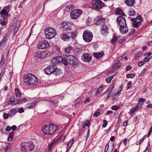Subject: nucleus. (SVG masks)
<instances>
[{"instance_id": "1", "label": "nucleus", "mask_w": 152, "mask_h": 152, "mask_svg": "<svg viewBox=\"0 0 152 152\" xmlns=\"http://www.w3.org/2000/svg\"><path fill=\"white\" fill-rule=\"evenodd\" d=\"M61 61L65 66H68L69 64L73 67H76L78 65V60L76 57L73 55L68 56L67 59L62 58Z\"/></svg>"}, {"instance_id": "2", "label": "nucleus", "mask_w": 152, "mask_h": 152, "mask_svg": "<svg viewBox=\"0 0 152 152\" xmlns=\"http://www.w3.org/2000/svg\"><path fill=\"white\" fill-rule=\"evenodd\" d=\"M58 128V126L53 124H46L42 128V131L44 133L47 135L53 134Z\"/></svg>"}, {"instance_id": "3", "label": "nucleus", "mask_w": 152, "mask_h": 152, "mask_svg": "<svg viewBox=\"0 0 152 152\" xmlns=\"http://www.w3.org/2000/svg\"><path fill=\"white\" fill-rule=\"evenodd\" d=\"M37 79L36 76L30 74L26 75L24 77V82L28 85H36L37 83Z\"/></svg>"}, {"instance_id": "4", "label": "nucleus", "mask_w": 152, "mask_h": 152, "mask_svg": "<svg viewBox=\"0 0 152 152\" xmlns=\"http://www.w3.org/2000/svg\"><path fill=\"white\" fill-rule=\"evenodd\" d=\"M34 148V145L32 142H23L22 143L20 148V151L26 152L29 151H31Z\"/></svg>"}, {"instance_id": "5", "label": "nucleus", "mask_w": 152, "mask_h": 152, "mask_svg": "<svg viewBox=\"0 0 152 152\" xmlns=\"http://www.w3.org/2000/svg\"><path fill=\"white\" fill-rule=\"evenodd\" d=\"M56 31L53 28H47L45 31V34L47 38L50 39L53 38L56 35Z\"/></svg>"}, {"instance_id": "6", "label": "nucleus", "mask_w": 152, "mask_h": 152, "mask_svg": "<svg viewBox=\"0 0 152 152\" xmlns=\"http://www.w3.org/2000/svg\"><path fill=\"white\" fill-rule=\"evenodd\" d=\"M131 20L133 22V26L135 28L138 27L142 21V19L141 15H139L135 18H132L131 19Z\"/></svg>"}, {"instance_id": "7", "label": "nucleus", "mask_w": 152, "mask_h": 152, "mask_svg": "<svg viewBox=\"0 0 152 152\" xmlns=\"http://www.w3.org/2000/svg\"><path fill=\"white\" fill-rule=\"evenodd\" d=\"M93 35L91 32L85 31L83 34V38L84 40L87 42H91L93 38Z\"/></svg>"}, {"instance_id": "8", "label": "nucleus", "mask_w": 152, "mask_h": 152, "mask_svg": "<svg viewBox=\"0 0 152 152\" xmlns=\"http://www.w3.org/2000/svg\"><path fill=\"white\" fill-rule=\"evenodd\" d=\"M92 4L95 9H101L104 5L100 0H92Z\"/></svg>"}, {"instance_id": "9", "label": "nucleus", "mask_w": 152, "mask_h": 152, "mask_svg": "<svg viewBox=\"0 0 152 152\" xmlns=\"http://www.w3.org/2000/svg\"><path fill=\"white\" fill-rule=\"evenodd\" d=\"M82 11L79 9L72 11L70 13V17L72 19H75L80 17L82 14Z\"/></svg>"}, {"instance_id": "10", "label": "nucleus", "mask_w": 152, "mask_h": 152, "mask_svg": "<svg viewBox=\"0 0 152 152\" xmlns=\"http://www.w3.org/2000/svg\"><path fill=\"white\" fill-rule=\"evenodd\" d=\"M117 22L118 25L120 27H124L126 25L125 18L122 16H119L117 18ZM124 28H123V29Z\"/></svg>"}, {"instance_id": "11", "label": "nucleus", "mask_w": 152, "mask_h": 152, "mask_svg": "<svg viewBox=\"0 0 152 152\" xmlns=\"http://www.w3.org/2000/svg\"><path fill=\"white\" fill-rule=\"evenodd\" d=\"M92 57L91 54L88 53H85L83 54L81 56V59L83 62H89L91 60Z\"/></svg>"}, {"instance_id": "12", "label": "nucleus", "mask_w": 152, "mask_h": 152, "mask_svg": "<svg viewBox=\"0 0 152 152\" xmlns=\"http://www.w3.org/2000/svg\"><path fill=\"white\" fill-rule=\"evenodd\" d=\"M50 44L46 40H44L40 42L38 45V48L40 49H45L49 47Z\"/></svg>"}, {"instance_id": "13", "label": "nucleus", "mask_w": 152, "mask_h": 152, "mask_svg": "<svg viewBox=\"0 0 152 152\" xmlns=\"http://www.w3.org/2000/svg\"><path fill=\"white\" fill-rule=\"evenodd\" d=\"M56 65L53 64L49 65L45 69V72L47 75H50L53 73V70L56 68Z\"/></svg>"}, {"instance_id": "14", "label": "nucleus", "mask_w": 152, "mask_h": 152, "mask_svg": "<svg viewBox=\"0 0 152 152\" xmlns=\"http://www.w3.org/2000/svg\"><path fill=\"white\" fill-rule=\"evenodd\" d=\"M61 25L63 26V29L64 31H66L68 34L71 33L72 34V36L71 37L72 38H73L75 36V33L74 32H71L72 29H71V28L69 27H68V26H67L66 23H64L61 24Z\"/></svg>"}, {"instance_id": "15", "label": "nucleus", "mask_w": 152, "mask_h": 152, "mask_svg": "<svg viewBox=\"0 0 152 152\" xmlns=\"http://www.w3.org/2000/svg\"><path fill=\"white\" fill-rule=\"evenodd\" d=\"M109 29V28L107 25H103L101 28V33L103 35L105 34L108 33V31Z\"/></svg>"}, {"instance_id": "16", "label": "nucleus", "mask_w": 152, "mask_h": 152, "mask_svg": "<svg viewBox=\"0 0 152 152\" xmlns=\"http://www.w3.org/2000/svg\"><path fill=\"white\" fill-rule=\"evenodd\" d=\"M0 15H1V17L5 19L8 16V13L4 9H3L0 12Z\"/></svg>"}, {"instance_id": "17", "label": "nucleus", "mask_w": 152, "mask_h": 152, "mask_svg": "<svg viewBox=\"0 0 152 152\" xmlns=\"http://www.w3.org/2000/svg\"><path fill=\"white\" fill-rule=\"evenodd\" d=\"M62 70L61 69L57 68L56 66V68L54 69V70H53V74L56 76L59 75L62 73Z\"/></svg>"}, {"instance_id": "18", "label": "nucleus", "mask_w": 152, "mask_h": 152, "mask_svg": "<svg viewBox=\"0 0 152 152\" xmlns=\"http://www.w3.org/2000/svg\"><path fill=\"white\" fill-rule=\"evenodd\" d=\"M124 28L123 29V28H124L122 26L121 27H120L119 29L120 31L123 34H125L126 33H127L128 32V28L127 26V25H126V26H124Z\"/></svg>"}, {"instance_id": "19", "label": "nucleus", "mask_w": 152, "mask_h": 152, "mask_svg": "<svg viewBox=\"0 0 152 152\" xmlns=\"http://www.w3.org/2000/svg\"><path fill=\"white\" fill-rule=\"evenodd\" d=\"M17 109H12L9 113V117H11L13 116L18 112Z\"/></svg>"}, {"instance_id": "20", "label": "nucleus", "mask_w": 152, "mask_h": 152, "mask_svg": "<svg viewBox=\"0 0 152 152\" xmlns=\"http://www.w3.org/2000/svg\"><path fill=\"white\" fill-rule=\"evenodd\" d=\"M125 2L127 6H132L134 4L135 0H125Z\"/></svg>"}, {"instance_id": "21", "label": "nucleus", "mask_w": 152, "mask_h": 152, "mask_svg": "<svg viewBox=\"0 0 152 152\" xmlns=\"http://www.w3.org/2000/svg\"><path fill=\"white\" fill-rule=\"evenodd\" d=\"M60 37L63 40L65 41H67L69 38V37L65 33H63L61 34Z\"/></svg>"}, {"instance_id": "22", "label": "nucleus", "mask_w": 152, "mask_h": 152, "mask_svg": "<svg viewBox=\"0 0 152 152\" xmlns=\"http://www.w3.org/2000/svg\"><path fill=\"white\" fill-rule=\"evenodd\" d=\"M104 55L103 52L102 51L100 53H94L93 56L97 59H99L102 57Z\"/></svg>"}, {"instance_id": "23", "label": "nucleus", "mask_w": 152, "mask_h": 152, "mask_svg": "<svg viewBox=\"0 0 152 152\" xmlns=\"http://www.w3.org/2000/svg\"><path fill=\"white\" fill-rule=\"evenodd\" d=\"M73 139H72L68 142V143L67 144L66 151H68L69 150L72 144L73 143Z\"/></svg>"}, {"instance_id": "24", "label": "nucleus", "mask_w": 152, "mask_h": 152, "mask_svg": "<svg viewBox=\"0 0 152 152\" xmlns=\"http://www.w3.org/2000/svg\"><path fill=\"white\" fill-rule=\"evenodd\" d=\"M116 14L118 15H121L122 16H125V14L124 13L122 10L121 9L118 8L115 11Z\"/></svg>"}, {"instance_id": "25", "label": "nucleus", "mask_w": 152, "mask_h": 152, "mask_svg": "<svg viewBox=\"0 0 152 152\" xmlns=\"http://www.w3.org/2000/svg\"><path fill=\"white\" fill-rule=\"evenodd\" d=\"M15 90L16 96L18 97H20L21 96L22 94L20 90L18 88H16L15 89Z\"/></svg>"}, {"instance_id": "26", "label": "nucleus", "mask_w": 152, "mask_h": 152, "mask_svg": "<svg viewBox=\"0 0 152 152\" xmlns=\"http://www.w3.org/2000/svg\"><path fill=\"white\" fill-rule=\"evenodd\" d=\"M48 55V53L45 51H44L41 52V54L40 56L39 57V59H42Z\"/></svg>"}, {"instance_id": "27", "label": "nucleus", "mask_w": 152, "mask_h": 152, "mask_svg": "<svg viewBox=\"0 0 152 152\" xmlns=\"http://www.w3.org/2000/svg\"><path fill=\"white\" fill-rule=\"evenodd\" d=\"M17 128V126L15 125H13L12 127L10 126H7L6 127V130L7 131H10L11 129H12V130H14Z\"/></svg>"}, {"instance_id": "28", "label": "nucleus", "mask_w": 152, "mask_h": 152, "mask_svg": "<svg viewBox=\"0 0 152 152\" xmlns=\"http://www.w3.org/2000/svg\"><path fill=\"white\" fill-rule=\"evenodd\" d=\"M41 52L37 51L34 54V57L36 60H38V59H39L40 58L39 57L40 56Z\"/></svg>"}, {"instance_id": "29", "label": "nucleus", "mask_w": 152, "mask_h": 152, "mask_svg": "<svg viewBox=\"0 0 152 152\" xmlns=\"http://www.w3.org/2000/svg\"><path fill=\"white\" fill-rule=\"evenodd\" d=\"M142 53V52L141 51L137 53L135 55L134 59L136 60L138 59Z\"/></svg>"}, {"instance_id": "30", "label": "nucleus", "mask_w": 152, "mask_h": 152, "mask_svg": "<svg viewBox=\"0 0 152 152\" xmlns=\"http://www.w3.org/2000/svg\"><path fill=\"white\" fill-rule=\"evenodd\" d=\"M65 138V136L64 135H62L57 140V142L59 143H61L63 141Z\"/></svg>"}, {"instance_id": "31", "label": "nucleus", "mask_w": 152, "mask_h": 152, "mask_svg": "<svg viewBox=\"0 0 152 152\" xmlns=\"http://www.w3.org/2000/svg\"><path fill=\"white\" fill-rule=\"evenodd\" d=\"M118 37H116V36H115L114 35L113 36V38H112L111 40V42L113 44V43H114L118 39Z\"/></svg>"}, {"instance_id": "32", "label": "nucleus", "mask_w": 152, "mask_h": 152, "mask_svg": "<svg viewBox=\"0 0 152 152\" xmlns=\"http://www.w3.org/2000/svg\"><path fill=\"white\" fill-rule=\"evenodd\" d=\"M72 48V47L71 46H69V47L65 48L64 51L65 53H69L70 51L71 50Z\"/></svg>"}, {"instance_id": "33", "label": "nucleus", "mask_w": 152, "mask_h": 152, "mask_svg": "<svg viewBox=\"0 0 152 152\" xmlns=\"http://www.w3.org/2000/svg\"><path fill=\"white\" fill-rule=\"evenodd\" d=\"M17 100L19 104H22L26 102L27 99L26 98H24L23 99H19Z\"/></svg>"}, {"instance_id": "34", "label": "nucleus", "mask_w": 152, "mask_h": 152, "mask_svg": "<svg viewBox=\"0 0 152 152\" xmlns=\"http://www.w3.org/2000/svg\"><path fill=\"white\" fill-rule=\"evenodd\" d=\"M135 76V74H128L126 75V77L127 78H133Z\"/></svg>"}, {"instance_id": "35", "label": "nucleus", "mask_w": 152, "mask_h": 152, "mask_svg": "<svg viewBox=\"0 0 152 152\" xmlns=\"http://www.w3.org/2000/svg\"><path fill=\"white\" fill-rule=\"evenodd\" d=\"M103 89V88L101 86H100L97 89L96 92V96L99 95V92L101 91Z\"/></svg>"}, {"instance_id": "36", "label": "nucleus", "mask_w": 152, "mask_h": 152, "mask_svg": "<svg viewBox=\"0 0 152 152\" xmlns=\"http://www.w3.org/2000/svg\"><path fill=\"white\" fill-rule=\"evenodd\" d=\"M129 15L130 16H132L135 15V12L134 10L132 9H130L129 11Z\"/></svg>"}, {"instance_id": "37", "label": "nucleus", "mask_w": 152, "mask_h": 152, "mask_svg": "<svg viewBox=\"0 0 152 152\" xmlns=\"http://www.w3.org/2000/svg\"><path fill=\"white\" fill-rule=\"evenodd\" d=\"M6 146L4 148V151L5 152L7 151L10 148V144L9 142H7L6 143Z\"/></svg>"}, {"instance_id": "38", "label": "nucleus", "mask_w": 152, "mask_h": 152, "mask_svg": "<svg viewBox=\"0 0 152 152\" xmlns=\"http://www.w3.org/2000/svg\"><path fill=\"white\" fill-rule=\"evenodd\" d=\"M0 23L3 26H5L6 25V23L4 20L2 19H0Z\"/></svg>"}, {"instance_id": "39", "label": "nucleus", "mask_w": 152, "mask_h": 152, "mask_svg": "<svg viewBox=\"0 0 152 152\" xmlns=\"http://www.w3.org/2000/svg\"><path fill=\"white\" fill-rule=\"evenodd\" d=\"M146 137V135H145L143 137V138H141L139 140V142H137L136 145H140L141 143V142L143 141V140Z\"/></svg>"}, {"instance_id": "40", "label": "nucleus", "mask_w": 152, "mask_h": 152, "mask_svg": "<svg viewBox=\"0 0 152 152\" xmlns=\"http://www.w3.org/2000/svg\"><path fill=\"white\" fill-rule=\"evenodd\" d=\"M75 53L77 55L80 52H81V49L80 48H77L75 50Z\"/></svg>"}, {"instance_id": "41", "label": "nucleus", "mask_w": 152, "mask_h": 152, "mask_svg": "<svg viewBox=\"0 0 152 152\" xmlns=\"http://www.w3.org/2000/svg\"><path fill=\"white\" fill-rule=\"evenodd\" d=\"M15 98L13 96L11 97L10 99V101L9 102V104H11L13 102L15 101Z\"/></svg>"}, {"instance_id": "42", "label": "nucleus", "mask_w": 152, "mask_h": 152, "mask_svg": "<svg viewBox=\"0 0 152 152\" xmlns=\"http://www.w3.org/2000/svg\"><path fill=\"white\" fill-rule=\"evenodd\" d=\"M132 83L131 81H129L127 84V87L126 89H127L130 88L132 86Z\"/></svg>"}, {"instance_id": "43", "label": "nucleus", "mask_w": 152, "mask_h": 152, "mask_svg": "<svg viewBox=\"0 0 152 152\" xmlns=\"http://www.w3.org/2000/svg\"><path fill=\"white\" fill-rule=\"evenodd\" d=\"M99 20L100 21V24H101V23H103V24L105 23V18H102L101 16H100V19H99Z\"/></svg>"}, {"instance_id": "44", "label": "nucleus", "mask_w": 152, "mask_h": 152, "mask_svg": "<svg viewBox=\"0 0 152 152\" xmlns=\"http://www.w3.org/2000/svg\"><path fill=\"white\" fill-rule=\"evenodd\" d=\"M134 31L135 30L134 29H131L128 34V35L130 37L132 35H133L134 34Z\"/></svg>"}, {"instance_id": "45", "label": "nucleus", "mask_w": 152, "mask_h": 152, "mask_svg": "<svg viewBox=\"0 0 152 152\" xmlns=\"http://www.w3.org/2000/svg\"><path fill=\"white\" fill-rule=\"evenodd\" d=\"M71 6H70V5H68L66 7L65 9V10L67 12H69L71 10Z\"/></svg>"}, {"instance_id": "46", "label": "nucleus", "mask_w": 152, "mask_h": 152, "mask_svg": "<svg viewBox=\"0 0 152 152\" xmlns=\"http://www.w3.org/2000/svg\"><path fill=\"white\" fill-rule=\"evenodd\" d=\"M8 34H5L4 37H3V41H2L4 43L5 42L7 39H8Z\"/></svg>"}, {"instance_id": "47", "label": "nucleus", "mask_w": 152, "mask_h": 152, "mask_svg": "<svg viewBox=\"0 0 152 152\" xmlns=\"http://www.w3.org/2000/svg\"><path fill=\"white\" fill-rule=\"evenodd\" d=\"M146 68H144L141 71V73L139 74V76H142L144 74Z\"/></svg>"}, {"instance_id": "48", "label": "nucleus", "mask_w": 152, "mask_h": 152, "mask_svg": "<svg viewBox=\"0 0 152 152\" xmlns=\"http://www.w3.org/2000/svg\"><path fill=\"white\" fill-rule=\"evenodd\" d=\"M119 108L118 106L113 105L112 106V109L113 110H117Z\"/></svg>"}, {"instance_id": "49", "label": "nucleus", "mask_w": 152, "mask_h": 152, "mask_svg": "<svg viewBox=\"0 0 152 152\" xmlns=\"http://www.w3.org/2000/svg\"><path fill=\"white\" fill-rule=\"evenodd\" d=\"M114 87V84L113 85H112L110 86V88H108V89L106 91V93H107V92H108V91H111V90Z\"/></svg>"}, {"instance_id": "50", "label": "nucleus", "mask_w": 152, "mask_h": 152, "mask_svg": "<svg viewBox=\"0 0 152 152\" xmlns=\"http://www.w3.org/2000/svg\"><path fill=\"white\" fill-rule=\"evenodd\" d=\"M146 101V100L143 98H139L138 99V101L139 102H142L143 103L144 102Z\"/></svg>"}, {"instance_id": "51", "label": "nucleus", "mask_w": 152, "mask_h": 152, "mask_svg": "<svg viewBox=\"0 0 152 152\" xmlns=\"http://www.w3.org/2000/svg\"><path fill=\"white\" fill-rule=\"evenodd\" d=\"M19 26H19V24L16 25V26L15 27V28L14 29V31H15V32H17L18 31V28L19 27Z\"/></svg>"}, {"instance_id": "52", "label": "nucleus", "mask_w": 152, "mask_h": 152, "mask_svg": "<svg viewBox=\"0 0 152 152\" xmlns=\"http://www.w3.org/2000/svg\"><path fill=\"white\" fill-rule=\"evenodd\" d=\"M53 143H51L50 144H49L48 145V149L50 150H51L52 149L53 147Z\"/></svg>"}, {"instance_id": "53", "label": "nucleus", "mask_w": 152, "mask_h": 152, "mask_svg": "<svg viewBox=\"0 0 152 152\" xmlns=\"http://www.w3.org/2000/svg\"><path fill=\"white\" fill-rule=\"evenodd\" d=\"M4 62V57L3 56H2L1 58V61L0 62V65H2Z\"/></svg>"}, {"instance_id": "54", "label": "nucleus", "mask_w": 152, "mask_h": 152, "mask_svg": "<svg viewBox=\"0 0 152 152\" xmlns=\"http://www.w3.org/2000/svg\"><path fill=\"white\" fill-rule=\"evenodd\" d=\"M8 117H9L8 113H4L3 115V117L5 119H7Z\"/></svg>"}, {"instance_id": "55", "label": "nucleus", "mask_w": 152, "mask_h": 152, "mask_svg": "<svg viewBox=\"0 0 152 152\" xmlns=\"http://www.w3.org/2000/svg\"><path fill=\"white\" fill-rule=\"evenodd\" d=\"M5 71V69H3L1 72V73L0 74V79H1V77L2 76L4 75V72Z\"/></svg>"}, {"instance_id": "56", "label": "nucleus", "mask_w": 152, "mask_h": 152, "mask_svg": "<svg viewBox=\"0 0 152 152\" xmlns=\"http://www.w3.org/2000/svg\"><path fill=\"white\" fill-rule=\"evenodd\" d=\"M151 59L150 57L145 58L143 59V61L145 62H148L150 61Z\"/></svg>"}, {"instance_id": "57", "label": "nucleus", "mask_w": 152, "mask_h": 152, "mask_svg": "<svg viewBox=\"0 0 152 152\" xmlns=\"http://www.w3.org/2000/svg\"><path fill=\"white\" fill-rule=\"evenodd\" d=\"M145 64V63L143 61H140L138 62V65L139 66H141Z\"/></svg>"}, {"instance_id": "58", "label": "nucleus", "mask_w": 152, "mask_h": 152, "mask_svg": "<svg viewBox=\"0 0 152 152\" xmlns=\"http://www.w3.org/2000/svg\"><path fill=\"white\" fill-rule=\"evenodd\" d=\"M18 110H19L18 112L20 113H23L24 111V110L22 107H21L20 109L18 108Z\"/></svg>"}, {"instance_id": "59", "label": "nucleus", "mask_w": 152, "mask_h": 152, "mask_svg": "<svg viewBox=\"0 0 152 152\" xmlns=\"http://www.w3.org/2000/svg\"><path fill=\"white\" fill-rule=\"evenodd\" d=\"M123 122L122 121V120L120 116V115L118 117V123H122Z\"/></svg>"}, {"instance_id": "60", "label": "nucleus", "mask_w": 152, "mask_h": 152, "mask_svg": "<svg viewBox=\"0 0 152 152\" xmlns=\"http://www.w3.org/2000/svg\"><path fill=\"white\" fill-rule=\"evenodd\" d=\"M109 147V144H107L105 146V149H104V152H107L108 150Z\"/></svg>"}, {"instance_id": "61", "label": "nucleus", "mask_w": 152, "mask_h": 152, "mask_svg": "<svg viewBox=\"0 0 152 152\" xmlns=\"http://www.w3.org/2000/svg\"><path fill=\"white\" fill-rule=\"evenodd\" d=\"M134 108H132L130 110V112L131 114H133L134 113L135 111L136 110H135Z\"/></svg>"}, {"instance_id": "62", "label": "nucleus", "mask_w": 152, "mask_h": 152, "mask_svg": "<svg viewBox=\"0 0 152 152\" xmlns=\"http://www.w3.org/2000/svg\"><path fill=\"white\" fill-rule=\"evenodd\" d=\"M100 114V113L99 112H96L94 113L93 116H96V117L98 116Z\"/></svg>"}, {"instance_id": "63", "label": "nucleus", "mask_w": 152, "mask_h": 152, "mask_svg": "<svg viewBox=\"0 0 152 152\" xmlns=\"http://www.w3.org/2000/svg\"><path fill=\"white\" fill-rule=\"evenodd\" d=\"M58 56H57V57H56L53 58V61L54 62H57L59 60H58Z\"/></svg>"}, {"instance_id": "64", "label": "nucleus", "mask_w": 152, "mask_h": 152, "mask_svg": "<svg viewBox=\"0 0 152 152\" xmlns=\"http://www.w3.org/2000/svg\"><path fill=\"white\" fill-rule=\"evenodd\" d=\"M110 78V77H109L106 79V81L107 83H109L111 82V78Z\"/></svg>"}]
</instances>
